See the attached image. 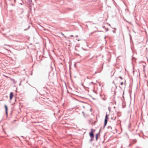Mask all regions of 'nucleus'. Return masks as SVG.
<instances>
[{"label":"nucleus","instance_id":"nucleus-9","mask_svg":"<svg viewBox=\"0 0 148 148\" xmlns=\"http://www.w3.org/2000/svg\"><path fill=\"white\" fill-rule=\"evenodd\" d=\"M119 77L120 78H121V79H122V78L121 77Z\"/></svg>","mask_w":148,"mask_h":148},{"label":"nucleus","instance_id":"nucleus-3","mask_svg":"<svg viewBox=\"0 0 148 148\" xmlns=\"http://www.w3.org/2000/svg\"><path fill=\"white\" fill-rule=\"evenodd\" d=\"M4 107H5V112H6V114H7V113H8V112H7V111H8V108H7V106L6 105H4Z\"/></svg>","mask_w":148,"mask_h":148},{"label":"nucleus","instance_id":"nucleus-8","mask_svg":"<svg viewBox=\"0 0 148 148\" xmlns=\"http://www.w3.org/2000/svg\"><path fill=\"white\" fill-rule=\"evenodd\" d=\"M111 119H112L115 120V119H116V117H115H115H114V118H111Z\"/></svg>","mask_w":148,"mask_h":148},{"label":"nucleus","instance_id":"nucleus-5","mask_svg":"<svg viewBox=\"0 0 148 148\" xmlns=\"http://www.w3.org/2000/svg\"><path fill=\"white\" fill-rule=\"evenodd\" d=\"M107 119H105L104 120V126H105L107 124Z\"/></svg>","mask_w":148,"mask_h":148},{"label":"nucleus","instance_id":"nucleus-4","mask_svg":"<svg viewBox=\"0 0 148 148\" xmlns=\"http://www.w3.org/2000/svg\"><path fill=\"white\" fill-rule=\"evenodd\" d=\"M99 136V134H97L95 135L96 140H97Z\"/></svg>","mask_w":148,"mask_h":148},{"label":"nucleus","instance_id":"nucleus-11","mask_svg":"<svg viewBox=\"0 0 148 148\" xmlns=\"http://www.w3.org/2000/svg\"><path fill=\"white\" fill-rule=\"evenodd\" d=\"M88 110H87V109H86V111Z\"/></svg>","mask_w":148,"mask_h":148},{"label":"nucleus","instance_id":"nucleus-10","mask_svg":"<svg viewBox=\"0 0 148 148\" xmlns=\"http://www.w3.org/2000/svg\"><path fill=\"white\" fill-rule=\"evenodd\" d=\"M83 108H85L86 107H85L84 106Z\"/></svg>","mask_w":148,"mask_h":148},{"label":"nucleus","instance_id":"nucleus-2","mask_svg":"<svg viewBox=\"0 0 148 148\" xmlns=\"http://www.w3.org/2000/svg\"><path fill=\"white\" fill-rule=\"evenodd\" d=\"M13 97V92H11L10 94V100H11L12 98Z\"/></svg>","mask_w":148,"mask_h":148},{"label":"nucleus","instance_id":"nucleus-1","mask_svg":"<svg viewBox=\"0 0 148 148\" xmlns=\"http://www.w3.org/2000/svg\"><path fill=\"white\" fill-rule=\"evenodd\" d=\"M95 131V130L91 129L90 132L89 133V135L90 137L92 138L94 137V132Z\"/></svg>","mask_w":148,"mask_h":148},{"label":"nucleus","instance_id":"nucleus-6","mask_svg":"<svg viewBox=\"0 0 148 148\" xmlns=\"http://www.w3.org/2000/svg\"><path fill=\"white\" fill-rule=\"evenodd\" d=\"M108 115L107 114H106V117H105V119H108Z\"/></svg>","mask_w":148,"mask_h":148},{"label":"nucleus","instance_id":"nucleus-7","mask_svg":"<svg viewBox=\"0 0 148 148\" xmlns=\"http://www.w3.org/2000/svg\"><path fill=\"white\" fill-rule=\"evenodd\" d=\"M124 84V83L123 82H121L120 83V84H121V86H122L123 85V84Z\"/></svg>","mask_w":148,"mask_h":148}]
</instances>
